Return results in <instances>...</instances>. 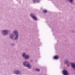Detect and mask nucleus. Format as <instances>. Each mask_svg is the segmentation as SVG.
Wrapping results in <instances>:
<instances>
[{
	"instance_id": "nucleus-13",
	"label": "nucleus",
	"mask_w": 75,
	"mask_h": 75,
	"mask_svg": "<svg viewBox=\"0 0 75 75\" xmlns=\"http://www.w3.org/2000/svg\"><path fill=\"white\" fill-rule=\"evenodd\" d=\"M36 70L37 71H40V69H36Z\"/></svg>"
},
{
	"instance_id": "nucleus-4",
	"label": "nucleus",
	"mask_w": 75,
	"mask_h": 75,
	"mask_svg": "<svg viewBox=\"0 0 75 75\" xmlns=\"http://www.w3.org/2000/svg\"><path fill=\"white\" fill-rule=\"evenodd\" d=\"M63 73L64 75H68V72L67 71L65 70H63Z\"/></svg>"
},
{
	"instance_id": "nucleus-2",
	"label": "nucleus",
	"mask_w": 75,
	"mask_h": 75,
	"mask_svg": "<svg viewBox=\"0 0 75 75\" xmlns=\"http://www.w3.org/2000/svg\"><path fill=\"white\" fill-rule=\"evenodd\" d=\"M14 33L16 35V36L15 38V40H17L18 38V35H17V33H18V32L17 31H14Z\"/></svg>"
},
{
	"instance_id": "nucleus-3",
	"label": "nucleus",
	"mask_w": 75,
	"mask_h": 75,
	"mask_svg": "<svg viewBox=\"0 0 75 75\" xmlns=\"http://www.w3.org/2000/svg\"><path fill=\"white\" fill-rule=\"evenodd\" d=\"M23 57H25V59H28L29 58V56L28 55H26L25 53L23 54Z\"/></svg>"
},
{
	"instance_id": "nucleus-15",
	"label": "nucleus",
	"mask_w": 75,
	"mask_h": 75,
	"mask_svg": "<svg viewBox=\"0 0 75 75\" xmlns=\"http://www.w3.org/2000/svg\"><path fill=\"white\" fill-rule=\"evenodd\" d=\"M13 35H11V36H10V38H13Z\"/></svg>"
},
{
	"instance_id": "nucleus-5",
	"label": "nucleus",
	"mask_w": 75,
	"mask_h": 75,
	"mask_svg": "<svg viewBox=\"0 0 75 75\" xmlns=\"http://www.w3.org/2000/svg\"><path fill=\"white\" fill-rule=\"evenodd\" d=\"M31 16H32V18L34 20H38V19L37 18V17H35V16H34L33 15H31Z\"/></svg>"
},
{
	"instance_id": "nucleus-10",
	"label": "nucleus",
	"mask_w": 75,
	"mask_h": 75,
	"mask_svg": "<svg viewBox=\"0 0 75 75\" xmlns=\"http://www.w3.org/2000/svg\"><path fill=\"white\" fill-rule=\"evenodd\" d=\"M36 1H37V2H39V0H33V3H35Z\"/></svg>"
},
{
	"instance_id": "nucleus-1",
	"label": "nucleus",
	"mask_w": 75,
	"mask_h": 75,
	"mask_svg": "<svg viewBox=\"0 0 75 75\" xmlns=\"http://www.w3.org/2000/svg\"><path fill=\"white\" fill-rule=\"evenodd\" d=\"M23 65L24 66L27 67L28 68H31V67L30 66L28 62H25L23 63Z\"/></svg>"
},
{
	"instance_id": "nucleus-12",
	"label": "nucleus",
	"mask_w": 75,
	"mask_h": 75,
	"mask_svg": "<svg viewBox=\"0 0 75 75\" xmlns=\"http://www.w3.org/2000/svg\"><path fill=\"white\" fill-rule=\"evenodd\" d=\"M65 64H68V62L67 60H66L65 61Z\"/></svg>"
},
{
	"instance_id": "nucleus-14",
	"label": "nucleus",
	"mask_w": 75,
	"mask_h": 75,
	"mask_svg": "<svg viewBox=\"0 0 75 75\" xmlns=\"http://www.w3.org/2000/svg\"><path fill=\"white\" fill-rule=\"evenodd\" d=\"M69 1L71 3H72V1H73V0H69Z\"/></svg>"
},
{
	"instance_id": "nucleus-9",
	"label": "nucleus",
	"mask_w": 75,
	"mask_h": 75,
	"mask_svg": "<svg viewBox=\"0 0 75 75\" xmlns=\"http://www.w3.org/2000/svg\"><path fill=\"white\" fill-rule=\"evenodd\" d=\"M58 58H59V57H58V56H56L54 57V58L55 59H58Z\"/></svg>"
},
{
	"instance_id": "nucleus-16",
	"label": "nucleus",
	"mask_w": 75,
	"mask_h": 75,
	"mask_svg": "<svg viewBox=\"0 0 75 75\" xmlns=\"http://www.w3.org/2000/svg\"><path fill=\"white\" fill-rule=\"evenodd\" d=\"M67 66H68V65H67Z\"/></svg>"
},
{
	"instance_id": "nucleus-8",
	"label": "nucleus",
	"mask_w": 75,
	"mask_h": 75,
	"mask_svg": "<svg viewBox=\"0 0 75 75\" xmlns=\"http://www.w3.org/2000/svg\"><path fill=\"white\" fill-rule=\"evenodd\" d=\"M14 72L16 74H20V71H14Z\"/></svg>"
},
{
	"instance_id": "nucleus-11",
	"label": "nucleus",
	"mask_w": 75,
	"mask_h": 75,
	"mask_svg": "<svg viewBox=\"0 0 75 75\" xmlns=\"http://www.w3.org/2000/svg\"><path fill=\"white\" fill-rule=\"evenodd\" d=\"M43 12L45 13H47V10H44L43 11Z\"/></svg>"
},
{
	"instance_id": "nucleus-7",
	"label": "nucleus",
	"mask_w": 75,
	"mask_h": 75,
	"mask_svg": "<svg viewBox=\"0 0 75 75\" xmlns=\"http://www.w3.org/2000/svg\"><path fill=\"white\" fill-rule=\"evenodd\" d=\"M71 65L72 68L75 69V64L74 63H71Z\"/></svg>"
},
{
	"instance_id": "nucleus-6",
	"label": "nucleus",
	"mask_w": 75,
	"mask_h": 75,
	"mask_svg": "<svg viewBox=\"0 0 75 75\" xmlns=\"http://www.w3.org/2000/svg\"><path fill=\"white\" fill-rule=\"evenodd\" d=\"M3 32L4 35H6L7 34V31L6 30H3Z\"/></svg>"
}]
</instances>
